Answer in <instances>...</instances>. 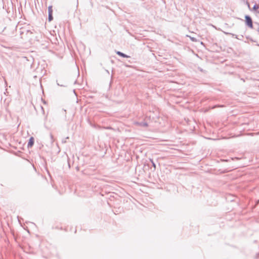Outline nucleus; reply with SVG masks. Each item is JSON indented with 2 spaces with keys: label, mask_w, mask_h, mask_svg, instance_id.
<instances>
[{
  "label": "nucleus",
  "mask_w": 259,
  "mask_h": 259,
  "mask_svg": "<svg viewBox=\"0 0 259 259\" xmlns=\"http://www.w3.org/2000/svg\"><path fill=\"white\" fill-rule=\"evenodd\" d=\"M245 22L246 25L250 28H253V24H252V21L251 18L248 16H246L245 17Z\"/></svg>",
  "instance_id": "f257e3e1"
},
{
  "label": "nucleus",
  "mask_w": 259,
  "mask_h": 259,
  "mask_svg": "<svg viewBox=\"0 0 259 259\" xmlns=\"http://www.w3.org/2000/svg\"><path fill=\"white\" fill-rule=\"evenodd\" d=\"M34 140L33 137H31L29 139V142L28 143V147H31L34 144Z\"/></svg>",
  "instance_id": "f03ea898"
},
{
  "label": "nucleus",
  "mask_w": 259,
  "mask_h": 259,
  "mask_svg": "<svg viewBox=\"0 0 259 259\" xmlns=\"http://www.w3.org/2000/svg\"><path fill=\"white\" fill-rule=\"evenodd\" d=\"M117 54L118 55H119L120 56H121V57H124V58H128V57L127 55L124 54L123 53H121L120 52H117Z\"/></svg>",
  "instance_id": "7ed1b4c3"
},
{
  "label": "nucleus",
  "mask_w": 259,
  "mask_h": 259,
  "mask_svg": "<svg viewBox=\"0 0 259 259\" xmlns=\"http://www.w3.org/2000/svg\"><path fill=\"white\" fill-rule=\"evenodd\" d=\"M49 14H53L52 6H49L48 8Z\"/></svg>",
  "instance_id": "20e7f679"
},
{
  "label": "nucleus",
  "mask_w": 259,
  "mask_h": 259,
  "mask_svg": "<svg viewBox=\"0 0 259 259\" xmlns=\"http://www.w3.org/2000/svg\"><path fill=\"white\" fill-rule=\"evenodd\" d=\"M49 21H51L53 19V14H49Z\"/></svg>",
  "instance_id": "39448f33"
}]
</instances>
